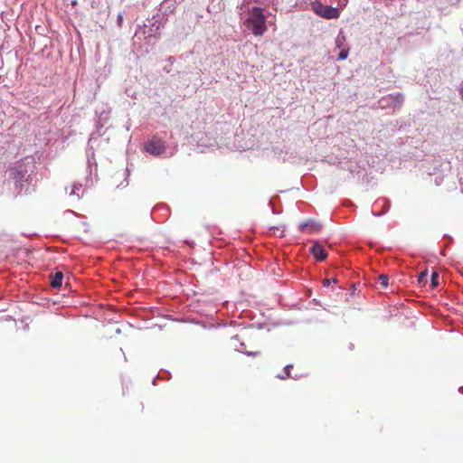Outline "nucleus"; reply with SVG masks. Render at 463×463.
Segmentation results:
<instances>
[{"mask_svg":"<svg viewBox=\"0 0 463 463\" xmlns=\"http://www.w3.org/2000/svg\"><path fill=\"white\" fill-rule=\"evenodd\" d=\"M267 17L260 7L253 6L250 12L249 16L245 20V26L255 36H262L267 27Z\"/></svg>","mask_w":463,"mask_h":463,"instance_id":"1","label":"nucleus"},{"mask_svg":"<svg viewBox=\"0 0 463 463\" xmlns=\"http://www.w3.org/2000/svg\"><path fill=\"white\" fill-rule=\"evenodd\" d=\"M312 10L319 16L326 19H335L338 18L340 15V12L337 8L323 5L318 1H315L312 3Z\"/></svg>","mask_w":463,"mask_h":463,"instance_id":"2","label":"nucleus"},{"mask_svg":"<svg viewBox=\"0 0 463 463\" xmlns=\"http://www.w3.org/2000/svg\"><path fill=\"white\" fill-rule=\"evenodd\" d=\"M321 228V223L313 219L303 222L298 226V229L301 232L307 234L318 232Z\"/></svg>","mask_w":463,"mask_h":463,"instance_id":"3","label":"nucleus"},{"mask_svg":"<svg viewBox=\"0 0 463 463\" xmlns=\"http://www.w3.org/2000/svg\"><path fill=\"white\" fill-rule=\"evenodd\" d=\"M146 151L152 155H160L165 149V143L161 140H152L146 144L145 146Z\"/></svg>","mask_w":463,"mask_h":463,"instance_id":"4","label":"nucleus"},{"mask_svg":"<svg viewBox=\"0 0 463 463\" xmlns=\"http://www.w3.org/2000/svg\"><path fill=\"white\" fill-rule=\"evenodd\" d=\"M310 251L313 254L314 258L318 261H323L327 257L326 251L325 250L323 246L317 241L313 243Z\"/></svg>","mask_w":463,"mask_h":463,"instance_id":"5","label":"nucleus"},{"mask_svg":"<svg viewBox=\"0 0 463 463\" xmlns=\"http://www.w3.org/2000/svg\"><path fill=\"white\" fill-rule=\"evenodd\" d=\"M63 279V274L61 271L56 272L53 276H51V286L54 288H58L61 286Z\"/></svg>","mask_w":463,"mask_h":463,"instance_id":"6","label":"nucleus"},{"mask_svg":"<svg viewBox=\"0 0 463 463\" xmlns=\"http://www.w3.org/2000/svg\"><path fill=\"white\" fill-rule=\"evenodd\" d=\"M376 284L379 285V288L384 289L389 286V277L384 274L378 276Z\"/></svg>","mask_w":463,"mask_h":463,"instance_id":"7","label":"nucleus"},{"mask_svg":"<svg viewBox=\"0 0 463 463\" xmlns=\"http://www.w3.org/2000/svg\"><path fill=\"white\" fill-rule=\"evenodd\" d=\"M439 273L437 271H433L430 278V285L432 288H437L439 286Z\"/></svg>","mask_w":463,"mask_h":463,"instance_id":"8","label":"nucleus"},{"mask_svg":"<svg viewBox=\"0 0 463 463\" xmlns=\"http://www.w3.org/2000/svg\"><path fill=\"white\" fill-rule=\"evenodd\" d=\"M428 270L425 269L419 274L418 282L420 285H425L427 282Z\"/></svg>","mask_w":463,"mask_h":463,"instance_id":"9","label":"nucleus"},{"mask_svg":"<svg viewBox=\"0 0 463 463\" xmlns=\"http://www.w3.org/2000/svg\"><path fill=\"white\" fill-rule=\"evenodd\" d=\"M348 53H349V50L343 48L338 54L337 60L338 61L345 60L348 56Z\"/></svg>","mask_w":463,"mask_h":463,"instance_id":"10","label":"nucleus"},{"mask_svg":"<svg viewBox=\"0 0 463 463\" xmlns=\"http://www.w3.org/2000/svg\"><path fill=\"white\" fill-rule=\"evenodd\" d=\"M332 281L335 283L337 281V279L335 278H333L332 279H326L323 280V285L327 287L330 284H332Z\"/></svg>","mask_w":463,"mask_h":463,"instance_id":"11","label":"nucleus"},{"mask_svg":"<svg viewBox=\"0 0 463 463\" xmlns=\"http://www.w3.org/2000/svg\"><path fill=\"white\" fill-rule=\"evenodd\" d=\"M292 368V364H288L284 367V373L287 377H291L290 375V369Z\"/></svg>","mask_w":463,"mask_h":463,"instance_id":"12","label":"nucleus"},{"mask_svg":"<svg viewBox=\"0 0 463 463\" xmlns=\"http://www.w3.org/2000/svg\"><path fill=\"white\" fill-rule=\"evenodd\" d=\"M117 20H118V24L119 26H121V24H122V23H123V15H122L121 14H119L118 15V19H117Z\"/></svg>","mask_w":463,"mask_h":463,"instance_id":"13","label":"nucleus"},{"mask_svg":"<svg viewBox=\"0 0 463 463\" xmlns=\"http://www.w3.org/2000/svg\"><path fill=\"white\" fill-rule=\"evenodd\" d=\"M345 41V37H342L341 39L340 38H337L336 39V45L341 48V45H342V43Z\"/></svg>","mask_w":463,"mask_h":463,"instance_id":"14","label":"nucleus"},{"mask_svg":"<svg viewBox=\"0 0 463 463\" xmlns=\"http://www.w3.org/2000/svg\"><path fill=\"white\" fill-rule=\"evenodd\" d=\"M278 378L284 380L287 378V376L286 374L283 375V373H280V375H278Z\"/></svg>","mask_w":463,"mask_h":463,"instance_id":"15","label":"nucleus"}]
</instances>
